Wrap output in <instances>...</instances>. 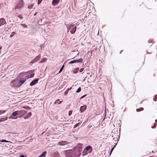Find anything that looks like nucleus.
Masks as SVG:
<instances>
[{
    "mask_svg": "<svg viewBox=\"0 0 157 157\" xmlns=\"http://www.w3.org/2000/svg\"><path fill=\"white\" fill-rule=\"evenodd\" d=\"M79 125V123L76 124L74 126V128H75Z\"/></svg>",
    "mask_w": 157,
    "mask_h": 157,
    "instance_id": "nucleus-33",
    "label": "nucleus"
},
{
    "mask_svg": "<svg viewBox=\"0 0 157 157\" xmlns=\"http://www.w3.org/2000/svg\"><path fill=\"white\" fill-rule=\"evenodd\" d=\"M83 60V59L82 58H81L78 59H75L72 60L69 62V63L72 64L75 63H79L82 62Z\"/></svg>",
    "mask_w": 157,
    "mask_h": 157,
    "instance_id": "nucleus-4",
    "label": "nucleus"
},
{
    "mask_svg": "<svg viewBox=\"0 0 157 157\" xmlns=\"http://www.w3.org/2000/svg\"><path fill=\"white\" fill-rule=\"evenodd\" d=\"M142 103V102H141V103L140 104H141Z\"/></svg>",
    "mask_w": 157,
    "mask_h": 157,
    "instance_id": "nucleus-55",
    "label": "nucleus"
},
{
    "mask_svg": "<svg viewBox=\"0 0 157 157\" xmlns=\"http://www.w3.org/2000/svg\"><path fill=\"white\" fill-rule=\"evenodd\" d=\"M1 48L0 47V49H1Z\"/></svg>",
    "mask_w": 157,
    "mask_h": 157,
    "instance_id": "nucleus-52",
    "label": "nucleus"
},
{
    "mask_svg": "<svg viewBox=\"0 0 157 157\" xmlns=\"http://www.w3.org/2000/svg\"><path fill=\"white\" fill-rule=\"evenodd\" d=\"M83 70H84L83 68H81L80 69L79 71L80 72H81L83 71Z\"/></svg>",
    "mask_w": 157,
    "mask_h": 157,
    "instance_id": "nucleus-41",
    "label": "nucleus"
},
{
    "mask_svg": "<svg viewBox=\"0 0 157 157\" xmlns=\"http://www.w3.org/2000/svg\"><path fill=\"white\" fill-rule=\"evenodd\" d=\"M60 144L62 145H64L66 144L67 142L66 141H62L59 142Z\"/></svg>",
    "mask_w": 157,
    "mask_h": 157,
    "instance_id": "nucleus-18",
    "label": "nucleus"
},
{
    "mask_svg": "<svg viewBox=\"0 0 157 157\" xmlns=\"http://www.w3.org/2000/svg\"><path fill=\"white\" fill-rule=\"evenodd\" d=\"M105 52V49L104 50Z\"/></svg>",
    "mask_w": 157,
    "mask_h": 157,
    "instance_id": "nucleus-53",
    "label": "nucleus"
},
{
    "mask_svg": "<svg viewBox=\"0 0 157 157\" xmlns=\"http://www.w3.org/2000/svg\"><path fill=\"white\" fill-rule=\"evenodd\" d=\"M61 101H60L59 100V99H58V100H56L55 101V103H56V104L57 103V104H60V103H61Z\"/></svg>",
    "mask_w": 157,
    "mask_h": 157,
    "instance_id": "nucleus-24",
    "label": "nucleus"
},
{
    "mask_svg": "<svg viewBox=\"0 0 157 157\" xmlns=\"http://www.w3.org/2000/svg\"><path fill=\"white\" fill-rule=\"evenodd\" d=\"M40 55H38V56H36L33 60V63H34L40 60Z\"/></svg>",
    "mask_w": 157,
    "mask_h": 157,
    "instance_id": "nucleus-8",
    "label": "nucleus"
},
{
    "mask_svg": "<svg viewBox=\"0 0 157 157\" xmlns=\"http://www.w3.org/2000/svg\"><path fill=\"white\" fill-rule=\"evenodd\" d=\"M64 64H63V65L61 67L58 73H60L62 71V70H63V69L64 68Z\"/></svg>",
    "mask_w": 157,
    "mask_h": 157,
    "instance_id": "nucleus-19",
    "label": "nucleus"
},
{
    "mask_svg": "<svg viewBox=\"0 0 157 157\" xmlns=\"http://www.w3.org/2000/svg\"><path fill=\"white\" fill-rule=\"evenodd\" d=\"M76 26H75L74 25H72L70 27V32H71V34H73L75 32L76 30Z\"/></svg>",
    "mask_w": 157,
    "mask_h": 157,
    "instance_id": "nucleus-6",
    "label": "nucleus"
},
{
    "mask_svg": "<svg viewBox=\"0 0 157 157\" xmlns=\"http://www.w3.org/2000/svg\"><path fill=\"white\" fill-rule=\"evenodd\" d=\"M86 63H85V64H84V63H83V65H84V66H85V65H86Z\"/></svg>",
    "mask_w": 157,
    "mask_h": 157,
    "instance_id": "nucleus-45",
    "label": "nucleus"
},
{
    "mask_svg": "<svg viewBox=\"0 0 157 157\" xmlns=\"http://www.w3.org/2000/svg\"><path fill=\"white\" fill-rule=\"evenodd\" d=\"M21 26L24 28H27V26L25 24H21Z\"/></svg>",
    "mask_w": 157,
    "mask_h": 157,
    "instance_id": "nucleus-32",
    "label": "nucleus"
},
{
    "mask_svg": "<svg viewBox=\"0 0 157 157\" xmlns=\"http://www.w3.org/2000/svg\"><path fill=\"white\" fill-rule=\"evenodd\" d=\"M6 23L5 19L3 18H2L0 19V26L2 25H4Z\"/></svg>",
    "mask_w": 157,
    "mask_h": 157,
    "instance_id": "nucleus-9",
    "label": "nucleus"
},
{
    "mask_svg": "<svg viewBox=\"0 0 157 157\" xmlns=\"http://www.w3.org/2000/svg\"><path fill=\"white\" fill-rule=\"evenodd\" d=\"M18 111H15L12 113L10 117H11V116H15L17 115H18Z\"/></svg>",
    "mask_w": 157,
    "mask_h": 157,
    "instance_id": "nucleus-15",
    "label": "nucleus"
},
{
    "mask_svg": "<svg viewBox=\"0 0 157 157\" xmlns=\"http://www.w3.org/2000/svg\"><path fill=\"white\" fill-rule=\"evenodd\" d=\"M87 154V151H85V150L84 149L83 152H82V155L83 156H84L85 155H86Z\"/></svg>",
    "mask_w": 157,
    "mask_h": 157,
    "instance_id": "nucleus-21",
    "label": "nucleus"
},
{
    "mask_svg": "<svg viewBox=\"0 0 157 157\" xmlns=\"http://www.w3.org/2000/svg\"><path fill=\"white\" fill-rule=\"evenodd\" d=\"M144 110V108L142 107H141L140 109H136V111L137 112H140L141 111L143 110Z\"/></svg>",
    "mask_w": 157,
    "mask_h": 157,
    "instance_id": "nucleus-20",
    "label": "nucleus"
},
{
    "mask_svg": "<svg viewBox=\"0 0 157 157\" xmlns=\"http://www.w3.org/2000/svg\"><path fill=\"white\" fill-rule=\"evenodd\" d=\"M44 46V45L43 44H41L40 46V48L42 49V48H44L43 47Z\"/></svg>",
    "mask_w": 157,
    "mask_h": 157,
    "instance_id": "nucleus-43",
    "label": "nucleus"
},
{
    "mask_svg": "<svg viewBox=\"0 0 157 157\" xmlns=\"http://www.w3.org/2000/svg\"><path fill=\"white\" fill-rule=\"evenodd\" d=\"M26 78H23L22 79L20 80L19 83L21 85L23 84L26 81Z\"/></svg>",
    "mask_w": 157,
    "mask_h": 157,
    "instance_id": "nucleus-10",
    "label": "nucleus"
},
{
    "mask_svg": "<svg viewBox=\"0 0 157 157\" xmlns=\"http://www.w3.org/2000/svg\"><path fill=\"white\" fill-rule=\"evenodd\" d=\"M23 108L27 110H30L31 109V108L29 106H24Z\"/></svg>",
    "mask_w": 157,
    "mask_h": 157,
    "instance_id": "nucleus-25",
    "label": "nucleus"
},
{
    "mask_svg": "<svg viewBox=\"0 0 157 157\" xmlns=\"http://www.w3.org/2000/svg\"><path fill=\"white\" fill-rule=\"evenodd\" d=\"M6 110H0V115L5 113L6 112Z\"/></svg>",
    "mask_w": 157,
    "mask_h": 157,
    "instance_id": "nucleus-31",
    "label": "nucleus"
},
{
    "mask_svg": "<svg viewBox=\"0 0 157 157\" xmlns=\"http://www.w3.org/2000/svg\"><path fill=\"white\" fill-rule=\"evenodd\" d=\"M79 121V120H78V121Z\"/></svg>",
    "mask_w": 157,
    "mask_h": 157,
    "instance_id": "nucleus-54",
    "label": "nucleus"
},
{
    "mask_svg": "<svg viewBox=\"0 0 157 157\" xmlns=\"http://www.w3.org/2000/svg\"><path fill=\"white\" fill-rule=\"evenodd\" d=\"M31 115V113L29 112L24 117V118L25 119H28L30 117Z\"/></svg>",
    "mask_w": 157,
    "mask_h": 157,
    "instance_id": "nucleus-11",
    "label": "nucleus"
},
{
    "mask_svg": "<svg viewBox=\"0 0 157 157\" xmlns=\"http://www.w3.org/2000/svg\"><path fill=\"white\" fill-rule=\"evenodd\" d=\"M46 58H43L42 59H41L40 62V63H43V62H45L46 60Z\"/></svg>",
    "mask_w": 157,
    "mask_h": 157,
    "instance_id": "nucleus-22",
    "label": "nucleus"
},
{
    "mask_svg": "<svg viewBox=\"0 0 157 157\" xmlns=\"http://www.w3.org/2000/svg\"><path fill=\"white\" fill-rule=\"evenodd\" d=\"M39 80V78H37L33 80L30 83L29 85L30 86H33L36 85L37 82Z\"/></svg>",
    "mask_w": 157,
    "mask_h": 157,
    "instance_id": "nucleus-5",
    "label": "nucleus"
},
{
    "mask_svg": "<svg viewBox=\"0 0 157 157\" xmlns=\"http://www.w3.org/2000/svg\"><path fill=\"white\" fill-rule=\"evenodd\" d=\"M33 4H32L31 5L29 6H28V8L29 9H32L33 8Z\"/></svg>",
    "mask_w": 157,
    "mask_h": 157,
    "instance_id": "nucleus-30",
    "label": "nucleus"
},
{
    "mask_svg": "<svg viewBox=\"0 0 157 157\" xmlns=\"http://www.w3.org/2000/svg\"><path fill=\"white\" fill-rule=\"evenodd\" d=\"M86 63H85V64H84V63H83V65H84V66H85V65H86Z\"/></svg>",
    "mask_w": 157,
    "mask_h": 157,
    "instance_id": "nucleus-47",
    "label": "nucleus"
},
{
    "mask_svg": "<svg viewBox=\"0 0 157 157\" xmlns=\"http://www.w3.org/2000/svg\"><path fill=\"white\" fill-rule=\"evenodd\" d=\"M81 87H79L77 89V90H76V93H78L79 92H80V91H81Z\"/></svg>",
    "mask_w": 157,
    "mask_h": 157,
    "instance_id": "nucleus-23",
    "label": "nucleus"
},
{
    "mask_svg": "<svg viewBox=\"0 0 157 157\" xmlns=\"http://www.w3.org/2000/svg\"><path fill=\"white\" fill-rule=\"evenodd\" d=\"M27 113V112L24 110H21L18 111V115H19L18 117L20 118L22 117Z\"/></svg>",
    "mask_w": 157,
    "mask_h": 157,
    "instance_id": "nucleus-3",
    "label": "nucleus"
},
{
    "mask_svg": "<svg viewBox=\"0 0 157 157\" xmlns=\"http://www.w3.org/2000/svg\"><path fill=\"white\" fill-rule=\"evenodd\" d=\"M59 0H53L52 3V5L53 6H55L59 3Z\"/></svg>",
    "mask_w": 157,
    "mask_h": 157,
    "instance_id": "nucleus-12",
    "label": "nucleus"
},
{
    "mask_svg": "<svg viewBox=\"0 0 157 157\" xmlns=\"http://www.w3.org/2000/svg\"><path fill=\"white\" fill-rule=\"evenodd\" d=\"M34 73L31 74V75H29V77H28V78H33L34 76Z\"/></svg>",
    "mask_w": 157,
    "mask_h": 157,
    "instance_id": "nucleus-29",
    "label": "nucleus"
},
{
    "mask_svg": "<svg viewBox=\"0 0 157 157\" xmlns=\"http://www.w3.org/2000/svg\"><path fill=\"white\" fill-rule=\"evenodd\" d=\"M7 119V117H2L0 118V122H2L6 120Z\"/></svg>",
    "mask_w": 157,
    "mask_h": 157,
    "instance_id": "nucleus-17",
    "label": "nucleus"
},
{
    "mask_svg": "<svg viewBox=\"0 0 157 157\" xmlns=\"http://www.w3.org/2000/svg\"><path fill=\"white\" fill-rule=\"evenodd\" d=\"M42 0H37V4L39 5L41 2Z\"/></svg>",
    "mask_w": 157,
    "mask_h": 157,
    "instance_id": "nucleus-34",
    "label": "nucleus"
},
{
    "mask_svg": "<svg viewBox=\"0 0 157 157\" xmlns=\"http://www.w3.org/2000/svg\"><path fill=\"white\" fill-rule=\"evenodd\" d=\"M42 21V19H39L38 21V23L40 25H42V24H41V22Z\"/></svg>",
    "mask_w": 157,
    "mask_h": 157,
    "instance_id": "nucleus-28",
    "label": "nucleus"
},
{
    "mask_svg": "<svg viewBox=\"0 0 157 157\" xmlns=\"http://www.w3.org/2000/svg\"><path fill=\"white\" fill-rule=\"evenodd\" d=\"M156 127V124L155 123L154 124V125L153 126H151V128H155Z\"/></svg>",
    "mask_w": 157,
    "mask_h": 157,
    "instance_id": "nucleus-39",
    "label": "nucleus"
},
{
    "mask_svg": "<svg viewBox=\"0 0 157 157\" xmlns=\"http://www.w3.org/2000/svg\"><path fill=\"white\" fill-rule=\"evenodd\" d=\"M18 17L20 19H23V17L21 15H19L18 16Z\"/></svg>",
    "mask_w": 157,
    "mask_h": 157,
    "instance_id": "nucleus-38",
    "label": "nucleus"
},
{
    "mask_svg": "<svg viewBox=\"0 0 157 157\" xmlns=\"http://www.w3.org/2000/svg\"><path fill=\"white\" fill-rule=\"evenodd\" d=\"M72 111L71 110H70L69 111L68 113V115L70 116L72 113Z\"/></svg>",
    "mask_w": 157,
    "mask_h": 157,
    "instance_id": "nucleus-37",
    "label": "nucleus"
},
{
    "mask_svg": "<svg viewBox=\"0 0 157 157\" xmlns=\"http://www.w3.org/2000/svg\"><path fill=\"white\" fill-rule=\"evenodd\" d=\"M117 142L116 143V144H115V145H114L111 149V150H110V154H109V155H110L111 154L113 151L114 149V148L116 146V145L117 144Z\"/></svg>",
    "mask_w": 157,
    "mask_h": 157,
    "instance_id": "nucleus-16",
    "label": "nucleus"
},
{
    "mask_svg": "<svg viewBox=\"0 0 157 157\" xmlns=\"http://www.w3.org/2000/svg\"><path fill=\"white\" fill-rule=\"evenodd\" d=\"M122 52V51H121V52H120V54H121Z\"/></svg>",
    "mask_w": 157,
    "mask_h": 157,
    "instance_id": "nucleus-49",
    "label": "nucleus"
},
{
    "mask_svg": "<svg viewBox=\"0 0 157 157\" xmlns=\"http://www.w3.org/2000/svg\"><path fill=\"white\" fill-rule=\"evenodd\" d=\"M86 94H85V95H83L80 98H81V99H82V98H84V97H85L86 96Z\"/></svg>",
    "mask_w": 157,
    "mask_h": 157,
    "instance_id": "nucleus-40",
    "label": "nucleus"
},
{
    "mask_svg": "<svg viewBox=\"0 0 157 157\" xmlns=\"http://www.w3.org/2000/svg\"><path fill=\"white\" fill-rule=\"evenodd\" d=\"M0 142H9V141L6 140H5L4 139H3V140H0Z\"/></svg>",
    "mask_w": 157,
    "mask_h": 157,
    "instance_id": "nucleus-27",
    "label": "nucleus"
},
{
    "mask_svg": "<svg viewBox=\"0 0 157 157\" xmlns=\"http://www.w3.org/2000/svg\"><path fill=\"white\" fill-rule=\"evenodd\" d=\"M47 151H44L39 156V157H45L46 155L47 154Z\"/></svg>",
    "mask_w": 157,
    "mask_h": 157,
    "instance_id": "nucleus-14",
    "label": "nucleus"
},
{
    "mask_svg": "<svg viewBox=\"0 0 157 157\" xmlns=\"http://www.w3.org/2000/svg\"><path fill=\"white\" fill-rule=\"evenodd\" d=\"M92 147L90 146H87L85 147L84 150L86 151H88L90 150H92Z\"/></svg>",
    "mask_w": 157,
    "mask_h": 157,
    "instance_id": "nucleus-13",
    "label": "nucleus"
},
{
    "mask_svg": "<svg viewBox=\"0 0 157 157\" xmlns=\"http://www.w3.org/2000/svg\"><path fill=\"white\" fill-rule=\"evenodd\" d=\"M20 157H26V156L25 155H21L20 156Z\"/></svg>",
    "mask_w": 157,
    "mask_h": 157,
    "instance_id": "nucleus-42",
    "label": "nucleus"
},
{
    "mask_svg": "<svg viewBox=\"0 0 157 157\" xmlns=\"http://www.w3.org/2000/svg\"><path fill=\"white\" fill-rule=\"evenodd\" d=\"M24 7V2L22 0H19L16 3L14 9L16 10H20Z\"/></svg>",
    "mask_w": 157,
    "mask_h": 157,
    "instance_id": "nucleus-2",
    "label": "nucleus"
},
{
    "mask_svg": "<svg viewBox=\"0 0 157 157\" xmlns=\"http://www.w3.org/2000/svg\"><path fill=\"white\" fill-rule=\"evenodd\" d=\"M67 93V92H66V91L65 92V93Z\"/></svg>",
    "mask_w": 157,
    "mask_h": 157,
    "instance_id": "nucleus-51",
    "label": "nucleus"
},
{
    "mask_svg": "<svg viewBox=\"0 0 157 157\" xmlns=\"http://www.w3.org/2000/svg\"><path fill=\"white\" fill-rule=\"evenodd\" d=\"M87 107V106L86 105H84L80 107L79 110L81 113H82L83 111H85Z\"/></svg>",
    "mask_w": 157,
    "mask_h": 157,
    "instance_id": "nucleus-7",
    "label": "nucleus"
},
{
    "mask_svg": "<svg viewBox=\"0 0 157 157\" xmlns=\"http://www.w3.org/2000/svg\"><path fill=\"white\" fill-rule=\"evenodd\" d=\"M154 101H157V95H155V98L153 99Z\"/></svg>",
    "mask_w": 157,
    "mask_h": 157,
    "instance_id": "nucleus-36",
    "label": "nucleus"
},
{
    "mask_svg": "<svg viewBox=\"0 0 157 157\" xmlns=\"http://www.w3.org/2000/svg\"><path fill=\"white\" fill-rule=\"evenodd\" d=\"M78 70V68H76L74 71V73H77Z\"/></svg>",
    "mask_w": 157,
    "mask_h": 157,
    "instance_id": "nucleus-35",
    "label": "nucleus"
},
{
    "mask_svg": "<svg viewBox=\"0 0 157 157\" xmlns=\"http://www.w3.org/2000/svg\"><path fill=\"white\" fill-rule=\"evenodd\" d=\"M63 152H64L66 157H78L75 151L73 150L70 149L66 151H64Z\"/></svg>",
    "mask_w": 157,
    "mask_h": 157,
    "instance_id": "nucleus-1",
    "label": "nucleus"
},
{
    "mask_svg": "<svg viewBox=\"0 0 157 157\" xmlns=\"http://www.w3.org/2000/svg\"><path fill=\"white\" fill-rule=\"evenodd\" d=\"M16 34V32H13L10 35V36L11 37H13L14 35Z\"/></svg>",
    "mask_w": 157,
    "mask_h": 157,
    "instance_id": "nucleus-26",
    "label": "nucleus"
},
{
    "mask_svg": "<svg viewBox=\"0 0 157 157\" xmlns=\"http://www.w3.org/2000/svg\"><path fill=\"white\" fill-rule=\"evenodd\" d=\"M86 63H85V64H84V63H83V65H84V66H85V65H86Z\"/></svg>",
    "mask_w": 157,
    "mask_h": 157,
    "instance_id": "nucleus-46",
    "label": "nucleus"
},
{
    "mask_svg": "<svg viewBox=\"0 0 157 157\" xmlns=\"http://www.w3.org/2000/svg\"><path fill=\"white\" fill-rule=\"evenodd\" d=\"M36 13L35 14V15H36Z\"/></svg>",
    "mask_w": 157,
    "mask_h": 157,
    "instance_id": "nucleus-50",
    "label": "nucleus"
},
{
    "mask_svg": "<svg viewBox=\"0 0 157 157\" xmlns=\"http://www.w3.org/2000/svg\"><path fill=\"white\" fill-rule=\"evenodd\" d=\"M115 134H116L115 133H113V132H112V136L113 137V135H115Z\"/></svg>",
    "mask_w": 157,
    "mask_h": 157,
    "instance_id": "nucleus-44",
    "label": "nucleus"
},
{
    "mask_svg": "<svg viewBox=\"0 0 157 157\" xmlns=\"http://www.w3.org/2000/svg\"><path fill=\"white\" fill-rule=\"evenodd\" d=\"M156 58H157V54H156Z\"/></svg>",
    "mask_w": 157,
    "mask_h": 157,
    "instance_id": "nucleus-48",
    "label": "nucleus"
}]
</instances>
